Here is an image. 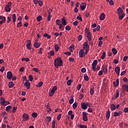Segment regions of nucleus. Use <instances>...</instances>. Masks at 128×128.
I'll return each instance as SVG.
<instances>
[{
	"mask_svg": "<svg viewBox=\"0 0 128 128\" xmlns=\"http://www.w3.org/2000/svg\"><path fill=\"white\" fill-rule=\"evenodd\" d=\"M62 64H64V63L62 62V58L58 57L56 59H54V66H62Z\"/></svg>",
	"mask_w": 128,
	"mask_h": 128,
	"instance_id": "f257e3e1",
	"label": "nucleus"
},
{
	"mask_svg": "<svg viewBox=\"0 0 128 128\" xmlns=\"http://www.w3.org/2000/svg\"><path fill=\"white\" fill-rule=\"evenodd\" d=\"M0 104H1L2 106H8V104H10V102L6 101L4 98L2 97L0 98Z\"/></svg>",
	"mask_w": 128,
	"mask_h": 128,
	"instance_id": "f03ea898",
	"label": "nucleus"
},
{
	"mask_svg": "<svg viewBox=\"0 0 128 128\" xmlns=\"http://www.w3.org/2000/svg\"><path fill=\"white\" fill-rule=\"evenodd\" d=\"M58 90V87L56 86H54V87L52 88V90L49 93L50 96H52L54 94V92H56V90Z\"/></svg>",
	"mask_w": 128,
	"mask_h": 128,
	"instance_id": "7ed1b4c3",
	"label": "nucleus"
},
{
	"mask_svg": "<svg viewBox=\"0 0 128 128\" xmlns=\"http://www.w3.org/2000/svg\"><path fill=\"white\" fill-rule=\"evenodd\" d=\"M96 64H98V60H94L92 64V70L94 72L96 70Z\"/></svg>",
	"mask_w": 128,
	"mask_h": 128,
	"instance_id": "20e7f679",
	"label": "nucleus"
},
{
	"mask_svg": "<svg viewBox=\"0 0 128 128\" xmlns=\"http://www.w3.org/2000/svg\"><path fill=\"white\" fill-rule=\"evenodd\" d=\"M27 44L26 45V48L28 50H32V41H30V40H28L26 41Z\"/></svg>",
	"mask_w": 128,
	"mask_h": 128,
	"instance_id": "39448f33",
	"label": "nucleus"
},
{
	"mask_svg": "<svg viewBox=\"0 0 128 128\" xmlns=\"http://www.w3.org/2000/svg\"><path fill=\"white\" fill-rule=\"evenodd\" d=\"M22 118L24 122H26V120H28V119L30 118V116L26 114H24L22 115Z\"/></svg>",
	"mask_w": 128,
	"mask_h": 128,
	"instance_id": "423d86ee",
	"label": "nucleus"
},
{
	"mask_svg": "<svg viewBox=\"0 0 128 128\" xmlns=\"http://www.w3.org/2000/svg\"><path fill=\"white\" fill-rule=\"evenodd\" d=\"M102 70L104 74H108V65H103L102 66Z\"/></svg>",
	"mask_w": 128,
	"mask_h": 128,
	"instance_id": "0eeeda50",
	"label": "nucleus"
},
{
	"mask_svg": "<svg viewBox=\"0 0 128 128\" xmlns=\"http://www.w3.org/2000/svg\"><path fill=\"white\" fill-rule=\"evenodd\" d=\"M81 108L82 110H86V108H88V106H86V102L82 103Z\"/></svg>",
	"mask_w": 128,
	"mask_h": 128,
	"instance_id": "6e6552de",
	"label": "nucleus"
},
{
	"mask_svg": "<svg viewBox=\"0 0 128 128\" xmlns=\"http://www.w3.org/2000/svg\"><path fill=\"white\" fill-rule=\"evenodd\" d=\"M6 76L8 80H10V78H12V73L10 72H7Z\"/></svg>",
	"mask_w": 128,
	"mask_h": 128,
	"instance_id": "1a4fd4ad",
	"label": "nucleus"
},
{
	"mask_svg": "<svg viewBox=\"0 0 128 128\" xmlns=\"http://www.w3.org/2000/svg\"><path fill=\"white\" fill-rule=\"evenodd\" d=\"M117 12L118 14H124V10H122V9L120 8H119L117 10Z\"/></svg>",
	"mask_w": 128,
	"mask_h": 128,
	"instance_id": "9d476101",
	"label": "nucleus"
},
{
	"mask_svg": "<svg viewBox=\"0 0 128 128\" xmlns=\"http://www.w3.org/2000/svg\"><path fill=\"white\" fill-rule=\"evenodd\" d=\"M86 6V3H82L80 5V8L82 10H85Z\"/></svg>",
	"mask_w": 128,
	"mask_h": 128,
	"instance_id": "9b49d317",
	"label": "nucleus"
},
{
	"mask_svg": "<svg viewBox=\"0 0 128 128\" xmlns=\"http://www.w3.org/2000/svg\"><path fill=\"white\" fill-rule=\"evenodd\" d=\"M24 86H26L28 90H30V83L28 81H26L24 83Z\"/></svg>",
	"mask_w": 128,
	"mask_h": 128,
	"instance_id": "f8f14e48",
	"label": "nucleus"
},
{
	"mask_svg": "<svg viewBox=\"0 0 128 128\" xmlns=\"http://www.w3.org/2000/svg\"><path fill=\"white\" fill-rule=\"evenodd\" d=\"M115 72L118 76H120V68L118 66H116L115 68Z\"/></svg>",
	"mask_w": 128,
	"mask_h": 128,
	"instance_id": "ddd939ff",
	"label": "nucleus"
},
{
	"mask_svg": "<svg viewBox=\"0 0 128 128\" xmlns=\"http://www.w3.org/2000/svg\"><path fill=\"white\" fill-rule=\"evenodd\" d=\"M122 90L124 92L126 90V92H128V84H123L122 85Z\"/></svg>",
	"mask_w": 128,
	"mask_h": 128,
	"instance_id": "4468645a",
	"label": "nucleus"
},
{
	"mask_svg": "<svg viewBox=\"0 0 128 128\" xmlns=\"http://www.w3.org/2000/svg\"><path fill=\"white\" fill-rule=\"evenodd\" d=\"M92 33L90 32H88L87 34V38L88 40H92Z\"/></svg>",
	"mask_w": 128,
	"mask_h": 128,
	"instance_id": "2eb2a0df",
	"label": "nucleus"
},
{
	"mask_svg": "<svg viewBox=\"0 0 128 128\" xmlns=\"http://www.w3.org/2000/svg\"><path fill=\"white\" fill-rule=\"evenodd\" d=\"M61 22L63 26H66L68 24H66V18H64L62 19Z\"/></svg>",
	"mask_w": 128,
	"mask_h": 128,
	"instance_id": "dca6fc26",
	"label": "nucleus"
},
{
	"mask_svg": "<svg viewBox=\"0 0 128 128\" xmlns=\"http://www.w3.org/2000/svg\"><path fill=\"white\" fill-rule=\"evenodd\" d=\"M119 84H120V80L118 79L116 80V82H113L114 86H115L116 88L118 86Z\"/></svg>",
	"mask_w": 128,
	"mask_h": 128,
	"instance_id": "f3484780",
	"label": "nucleus"
},
{
	"mask_svg": "<svg viewBox=\"0 0 128 128\" xmlns=\"http://www.w3.org/2000/svg\"><path fill=\"white\" fill-rule=\"evenodd\" d=\"M84 48H90V46L88 42H84L83 44Z\"/></svg>",
	"mask_w": 128,
	"mask_h": 128,
	"instance_id": "a211bd4d",
	"label": "nucleus"
},
{
	"mask_svg": "<svg viewBox=\"0 0 128 128\" xmlns=\"http://www.w3.org/2000/svg\"><path fill=\"white\" fill-rule=\"evenodd\" d=\"M106 18V14H104L102 13L101 14L100 16V20H104Z\"/></svg>",
	"mask_w": 128,
	"mask_h": 128,
	"instance_id": "6ab92c4d",
	"label": "nucleus"
},
{
	"mask_svg": "<svg viewBox=\"0 0 128 128\" xmlns=\"http://www.w3.org/2000/svg\"><path fill=\"white\" fill-rule=\"evenodd\" d=\"M79 56L80 58H84V50L82 49L79 51Z\"/></svg>",
	"mask_w": 128,
	"mask_h": 128,
	"instance_id": "aec40b11",
	"label": "nucleus"
},
{
	"mask_svg": "<svg viewBox=\"0 0 128 128\" xmlns=\"http://www.w3.org/2000/svg\"><path fill=\"white\" fill-rule=\"evenodd\" d=\"M34 48H38L40 46V44H38V42H35L34 44Z\"/></svg>",
	"mask_w": 128,
	"mask_h": 128,
	"instance_id": "412c9836",
	"label": "nucleus"
},
{
	"mask_svg": "<svg viewBox=\"0 0 128 128\" xmlns=\"http://www.w3.org/2000/svg\"><path fill=\"white\" fill-rule=\"evenodd\" d=\"M118 18L120 20H122L126 16V14L124 13L122 14H118Z\"/></svg>",
	"mask_w": 128,
	"mask_h": 128,
	"instance_id": "4be33fe9",
	"label": "nucleus"
},
{
	"mask_svg": "<svg viewBox=\"0 0 128 128\" xmlns=\"http://www.w3.org/2000/svg\"><path fill=\"white\" fill-rule=\"evenodd\" d=\"M110 116V110H108L106 113V118L109 120Z\"/></svg>",
	"mask_w": 128,
	"mask_h": 128,
	"instance_id": "5701e85b",
	"label": "nucleus"
},
{
	"mask_svg": "<svg viewBox=\"0 0 128 128\" xmlns=\"http://www.w3.org/2000/svg\"><path fill=\"white\" fill-rule=\"evenodd\" d=\"M114 98H118V96H120V92L118 90H116V94L114 95Z\"/></svg>",
	"mask_w": 128,
	"mask_h": 128,
	"instance_id": "b1692460",
	"label": "nucleus"
},
{
	"mask_svg": "<svg viewBox=\"0 0 128 128\" xmlns=\"http://www.w3.org/2000/svg\"><path fill=\"white\" fill-rule=\"evenodd\" d=\"M5 10L6 12H10V8L6 6L5 7Z\"/></svg>",
	"mask_w": 128,
	"mask_h": 128,
	"instance_id": "393cba45",
	"label": "nucleus"
},
{
	"mask_svg": "<svg viewBox=\"0 0 128 128\" xmlns=\"http://www.w3.org/2000/svg\"><path fill=\"white\" fill-rule=\"evenodd\" d=\"M44 38H48V39H50L52 38V36L46 33L44 34Z\"/></svg>",
	"mask_w": 128,
	"mask_h": 128,
	"instance_id": "a878e982",
	"label": "nucleus"
},
{
	"mask_svg": "<svg viewBox=\"0 0 128 128\" xmlns=\"http://www.w3.org/2000/svg\"><path fill=\"white\" fill-rule=\"evenodd\" d=\"M116 108V105H114V104H111V106H110L111 110H115Z\"/></svg>",
	"mask_w": 128,
	"mask_h": 128,
	"instance_id": "bb28decb",
	"label": "nucleus"
},
{
	"mask_svg": "<svg viewBox=\"0 0 128 128\" xmlns=\"http://www.w3.org/2000/svg\"><path fill=\"white\" fill-rule=\"evenodd\" d=\"M12 18L14 22H16V14H13Z\"/></svg>",
	"mask_w": 128,
	"mask_h": 128,
	"instance_id": "cd10ccee",
	"label": "nucleus"
},
{
	"mask_svg": "<svg viewBox=\"0 0 128 128\" xmlns=\"http://www.w3.org/2000/svg\"><path fill=\"white\" fill-rule=\"evenodd\" d=\"M42 84H44V82H40L38 83V84L36 85V88H40L41 86H42Z\"/></svg>",
	"mask_w": 128,
	"mask_h": 128,
	"instance_id": "c85d7f7f",
	"label": "nucleus"
},
{
	"mask_svg": "<svg viewBox=\"0 0 128 128\" xmlns=\"http://www.w3.org/2000/svg\"><path fill=\"white\" fill-rule=\"evenodd\" d=\"M12 106H8L6 107V112H10V109L12 108Z\"/></svg>",
	"mask_w": 128,
	"mask_h": 128,
	"instance_id": "c756f323",
	"label": "nucleus"
},
{
	"mask_svg": "<svg viewBox=\"0 0 128 128\" xmlns=\"http://www.w3.org/2000/svg\"><path fill=\"white\" fill-rule=\"evenodd\" d=\"M14 86V82H10L8 83V88H12Z\"/></svg>",
	"mask_w": 128,
	"mask_h": 128,
	"instance_id": "7c9ffc66",
	"label": "nucleus"
},
{
	"mask_svg": "<svg viewBox=\"0 0 128 128\" xmlns=\"http://www.w3.org/2000/svg\"><path fill=\"white\" fill-rule=\"evenodd\" d=\"M112 52H113L114 54H118V50H116V49L114 48H112Z\"/></svg>",
	"mask_w": 128,
	"mask_h": 128,
	"instance_id": "2f4dec72",
	"label": "nucleus"
},
{
	"mask_svg": "<svg viewBox=\"0 0 128 128\" xmlns=\"http://www.w3.org/2000/svg\"><path fill=\"white\" fill-rule=\"evenodd\" d=\"M56 24H58V26H60V24H62V21H60V20L57 19L56 20Z\"/></svg>",
	"mask_w": 128,
	"mask_h": 128,
	"instance_id": "473e14b6",
	"label": "nucleus"
},
{
	"mask_svg": "<svg viewBox=\"0 0 128 128\" xmlns=\"http://www.w3.org/2000/svg\"><path fill=\"white\" fill-rule=\"evenodd\" d=\"M22 62H24V60H25L26 62H30V58H22Z\"/></svg>",
	"mask_w": 128,
	"mask_h": 128,
	"instance_id": "72a5a7b5",
	"label": "nucleus"
},
{
	"mask_svg": "<svg viewBox=\"0 0 128 128\" xmlns=\"http://www.w3.org/2000/svg\"><path fill=\"white\" fill-rule=\"evenodd\" d=\"M65 30H72V28L70 26H66L65 28Z\"/></svg>",
	"mask_w": 128,
	"mask_h": 128,
	"instance_id": "f704fd0d",
	"label": "nucleus"
},
{
	"mask_svg": "<svg viewBox=\"0 0 128 128\" xmlns=\"http://www.w3.org/2000/svg\"><path fill=\"white\" fill-rule=\"evenodd\" d=\"M46 120L47 122H50L52 121V118L50 116H47L46 117Z\"/></svg>",
	"mask_w": 128,
	"mask_h": 128,
	"instance_id": "c9c22d12",
	"label": "nucleus"
},
{
	"mask_svg": "<svg viewBox=\"0 0 128 128\" xmlns=\"http://www.w3.org/2000/svg\"><path fill=\"white\" fill-rule=\"evenodd\" d=\"M74 98H70V99L69 100V104H74Z\"/></svg>",
	"mask_w": 128,
	"mask_h": 128,
	"instance_id": "e433bc0d",
	"label": "nucleus"
},
{
	"mask_svg": "<svg viewBox=\"0 0 128 128\" xmlns=\"http://www.w3.org/2000/svg\"><path fill=\"white\" fill-rule=\"evenodd\" d=\"M37 22H40L42 20V17L40 16H37Z\"/></svg>",
	"mask_w": 128,
	"mask_h": 128,
	"instance_id": "4c0bfd02",
	"label": "nucleus"
},
{
	"mask_svg": "<svg viewBox=\"0 0 128 128\" xmlns=\"http://www.w3.org/2000/svg\"><path fill=\"white\" fill-rule=\"evenodd\" d=\"M0 20H2L3 22H6V17L4 16H0Z\"/></svg>",
	"mask_w": 128,
	"mask_h": 128,
	"instance_id": "58836bf2",
	"label": "nucleus"
},
{
	"mask_svg": "<svg viewBox=\"0 0 128 128\" xmlns=\"http://www.w3.org/2000/svg\"><path fill=\"white\" fill-rule=\"evenodd\" d=\"M106 52H104L102 53V55L101 56L102 60H104V58H106Z\"/></svg>",
	"mask_w": 128,
	"mask_h": 128,
	"instance_id": "ea45409f",
	"label": "nucleus"
},
{
	"mask_svg": "<svg viewBox=\"0 0 128 128\" xmlns=\"http://www.w3.org/2000/svg\"><path fill=\"white\" fill-rule=\"evenodd\" d=\"M54 48H55V50L56 52H58V49L60 48V47L58 46V45L56 44L55 46H54Z\"/></svg>",
	"mask_w": 128,
	"mask_h": 128,
	"instance_id": "a19ab883",
	"label": "nucleus"
},
{
	"mask_svg": "<svg viewBox=\"0 0 128 128\" xmlns=\"http://www.w3.org/2000/svg\"><path fill=\"white\" fill-rule=\"evenodd\" d=\"M77 106H78V103H74V104H72L73 108L76 110V108Z\"/></svg>",
	"mask_w": 128,
	"mask_h": 128,
	"instance_id": "79ce46f5",
	"label": "nucleus"
},
{
	"mask_svg": "<svg viewBox=\"0 0 128 128\" xmlns=\"http://www.w3.org/2000/svg\"><path fill=\"white\" fill-rule=\"evenodd\" d=\"M32 118H36L38 116V114L36 112H34L32 114Z\"/></svg>",
	"mask_w": 128,
	"mask_h": 128,
	"instance_id": "37998d69",
	"label": "nucleus"
},
{
	"mask_svg": "<svg viewBox=\"0 0 128 128\" xmlns=\"http://www.w3.org/2000/svg\"><path fill=\"white\" fill-rule=\"evenodd\" d=\"M94 94V89L90 88V94H91V96H92Z\"/></svg>",
	"mask_w": 128,
	"mask_h": 128,
	"instance_id": "c03bdc74",
	"label": "nucleus"
},
{
	"mask_svg": "<svg viewBox=\"0 0 128 128\" xmlns=\"http://www.w3.org/2000/svg\"><path fill=\"white\" fill-rule=\"evenodd\" d=\"M82 120L84 122H88V116H82Z\"/></svg>",
	"mask_w": 128,
	"mask_h": 128,
	"instance_id": "a18cd8bd",
	"label": "nucleus"
},
{
	"mask_svg": "<svg viewBox=\"0 0 128 128\" xmlns=\"http://www.w3.org/2000/svg\"><path fill=\"white\" fill-rule=\"evenodd\" d=\"M85 16L86 18H88L90 16V12H85Z\"/></svg>",
	"mask_w": 128,
	"mask_h": 128,
	"instance_id": "49530a36",
	"label": "nucleus"
},
{
	"mask_svg": "<svg viewBox=\"0 0 128 128\" xmlns=\"http://www.w3.org/2000/svg\"><path fill=\"white\" fill-rule=\"evenodd\" d=\"M47 12L49 15H52L51 14H52V9L48 10Z\"/></svg>",
	"mask_w": 128,
	"mask_h": 128,
	"instance_id": "de8ad7c7",
	"label": "nucleus"
},
{
	"mask_svg": "<svg viewBox=\"0 0 128 128\" xmlns=\"http://www.w3.org/2000/svg\"><path fill=\"white\" fill-rule=\"evenodd\" d=\"M84 80L86 82H88V76H84Z\"/></svg>",
	"mask_w": 128,
	"mask_h": 128,
	"instance_id": "09e8293b",
	"label": "nucleus"
},
{
	"mask_svg": "<svg viewBox=\"0 0 128 128\" xmlns=\"http://www.w3.org/2000/svg\"><path fill=\"white\" fill-rule=\"evenodd\" d=\"M52 128H56V121L54 120L52 122Z\"/></svg>",
	"mask_w": 128,
	"mask_h": 128,
	"instance_id": "8fccbe9b",
	"label": "nucleus"
},
{
	"mask_svg": "<svg viewBox=\"0 0 128 128\" xmlns=\"http://www.w3.org/2000/svg\"><path fill=\"white\" fill-rule=\"evenodd\" d=\"M22 26V22H19L17 24V28H20Z\"/></svg>",
	"mask_w": 128,
	"mask_h": 128,
	"instance_id": "3c124183",
	"label": "nucleus"
},
{
	"mask_svg": "<svg viewBox=\"0 0 128 128\" xmlns=\"http://www.w3.org/2000/svg\"><path fill=\"white\" fill-rule=\"evenodd\" d=\"M82 40V36L79 35L78 36V40H79V42H80V40Z\"/></svg>",
	"mask_w": 128,
	"mask_h": 128,
	"instance_id": "603ef678",
	"label": "nucleus"
},
{
	"mask_svg": "<svg viewBox=\"0 0 128 128\" xmlns=\"http://www.w3.org/2000/svg\"><path fill=\"white\" fill-rule=\"evenodd\" d=\"M39 50L40 51L38 52V53L40 54H42V50H44V48H40Z\"/></svg>",
	"mask_w": 128,
	"mask_h": 128,
	"instance_id": "864d4df0",
	"label": "nucleus"
},
{
	"mask_svg": "<svg viewBox=\"0 0 128 128\" xmlns=\"http://www.w3.org/2000/svg\"><path fill=\"white\" fill-rule=\"evenodd\" d=\"M29 80L30 82H32V80H34V77L32 76V75L29 76Z\"/></svg>",
	"mask_w": 128,
	"mask_h": 128,
	"instance_id": "5fc2aeb1",
	"label": "nucleus"
},
{
	"mask_svg": "<svg viewBox=\"0 0 128 128\" xmlns=\"http://www.w3.org/2000/svg\"><path fill=\"white\" fill-rule=\"evenodd\" d=\"M61 118H62V114H59L58 116H57V120H60Z\"/></svg>",
	"mask_w": 128,
	"mask_h": 128,
	"instance_id": "6e6d98bb",
	"label": "nucleus"
},
{
	"mask_svg": "<svg viewBox=\"0 0 128 128\" xmlns=\"http://www.w3.org/2000/svg\"><path fill=\"white\" fill-rule=\"evenodd\" d=\"M51 18H52V15L48 14V16L47 18V20H48V22H50V19Z\"/></svg>",
	"mask_w": 128,
	"mask_h": 128,
	"instance_id": "4d7b16f0",
	"label": "nucleus"
},
{
	"mask_svg": "<svg viewBox=\"0 0 128 128\" xmlns=\"http://www.w3.org/2000/svg\"><path fill=\"white\" fill-rule=\"evenodd\" d=\"M38 2V4L40 6H42V4H43V2L42 0H39V2Z\"/></svg>",
	"mask_w": 128,
	"mask_h": 128,
	"instance_id": "13d9d810",
	"label": "nucleus"
},
{
	"mask_svg": "<svg viewBox=\"0 0 128 128\" xmlns=\"http://www.w3.org/2000/svg\"><path fill=\"white\" fill-rule=\"evenodd\" d=\"M81 72H82L83 74H84V72H86V68H82L81 69Z\"/></svg>",
	"mask_w": 128,
	"mask_h": 128,
	"instance_id": "bf43d9fd",
	"label": "nucleus"
},
{
	"mask_svg": "<svg viewBox=\"0 0 128 128\" xmlns=\"http://www.w3.org/2000/svg\"><path fill=\"white\" fill-rule=\"evenodd\" d=\"M48 54H50V56H54V50L50 51V53Z\"/></svg>",
	"mask_w": 128,
	"mask_h": 128,
	"instance_id": "052dcab7",
	"label": "nucleus"
},
{
	"mask_svg": "<svg viewBox=\"0 0 128 128\" xmlns=\"http://www.w3.org/2000/svg\"><path fill=\"white\" fill-rule=\"evenodd\" d=\"M77 20H80V22H82V16H78L76 17Z\"/></svg>",
	"mask_w": 128,
	"mask_h": 128,
	"instance_id": "680f3d73",
	"label": "nucleus"
},
{
	"mask_svg": "<svg viewBox=\"0 0 128 128\" xmlns=\"http://www.w3.org/2000/svg\"><path fill=\"white\" fill-rule=\"evenodd\" d=\"M123 112H127L128 114V107L124 108Z\"/></svg>",
	"mask_w": 128,
	"mask_h": 128,
	"instance_id": "e2e57ef3",
	"label": "nucleus"
},
{
	"mask_svg": "<svg viewBox=\"0 0 128 128\" xmlns=\"http://www.w3.org/2000/svg\"><path fill=\"white\" fill-rule=\"evenodd\" d=\"M128 56H124L123 58L124 62H126L128 60Z\"/></svg>",
	"mask_w": 128,
	"mask_h": 128,
	"instance_id": "0e129e2a",
	"label": "nucleus"
},
{
	"mask_svg": "<svg viewBox=\"0 0 128 128\" xmlns=\"http://www.w3.org/2000/svg\"><path fill=\"white\" fill-rule=\"evenodd\" d=\"M114 114V116H120L118 112H115Z\"/></svg>",
	"mask_w": 128,
	"mask_h": 128,
	"instance_id": "69168bd1",
	"label": "nucleus"
},
{
	"mask_svg": "<svg viewBox=\"0 0 128 128\" xmlns=\"http://www.w3.org/2000/svg\"><path fill=\"white\" fill-rule=\"evenodd\" d=\"M80 128H88V126L86 125H80Z\"/></svg>",
	"mask_w": 128,
	"mask_h": 128,
	"instance_id": "338daca9",
	"label": "nucleus"
},
{
	"mask_svg": "<svg viewBox=\"0 0 128 128\" xmlns=\"http://www.w3.org/2000/svg\"><path fill=\"white\" fill-rule=\"evenodd\" d=\"M78 21H75L73 22V24L74 26H78Z\"/></svg>",
	"mask_w": 128,
	"mask_h": 128,
	"instance_id": "774afa93",
	"label": "nucleus"
}]
</instances>
